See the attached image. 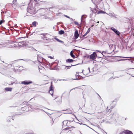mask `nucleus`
Masks as SVG:
<instances>
[{"label":"nucleus","instance_id":"nucleus-1","mask_svg":"<svg viewBox=\"0 0 134 134\" xmlns=\"http://www.w3.org/2000/svg\"><path fill=\"white\" fill-rule=\"evenodd\" d=\"M27 12L32 14H34L36 13L35 8L32 6L30 5L28 7Z\"/></svg>","mask_w":134,"mask_h":134},{"label":"nucleus","instance_id":"nucleus-2","mask_svg":"<svg viewBox=\"0 0 134 134\" xmlns=\"http://www.w3.org/2000/svg\"><path fill=\"white\" fill-rule=\"evenodd\" d=\"M96 56H97V54L96 53L94 52L92 54L90 55V59L94 60L96 59Z\"/></svg>","mask_w":134,"mask_h":134},{"label":"nucleus","instance_id":"nucleus-3","mask_svg":"<svg viewBox=\"0 0 134 134\" xmlns=\"http://www.w3.org/2000/svg\"><path fill=\"white\" fill-rule=\"evenodd\" d=\"M72 121H70L67 120L64 121L63 122L64 124H65L67 126H71V124L72 123Z\"/></svg>","mask_w":134,"mask_h":134},{"label":"nucleus","instance_id":"nucleus-4","mask_svg":"<svg viewBox=\"0 0 134 134\" xmlns=\"http://www.w3.org/2000/svg\"><path fill=\"white\" fill-rule=\"evenodd\" d=\"M75 127H74V126H71V127H67L65 128L64 129H63L62 130L61 133H62V134L64 133H65L66 132V130H70L71 128H75Z\"/></svg>","mask_w":134,"mask_h":134},{"label":"nucleus","instance_id":"nucleus-5","mask_svg":"<svg viewBox=\"0 0 134 134\" xmlns=\"http://www.w3.org/2000/svg\"><path fill=\"white\" fill-rule=\"evenodd\" d=\"M54 88L53 87V86L51 85L49 90V93L53 96V92H54Z\"/></svg>","mask_w":134,"mask_h":134},{"label":"nucleus","instance_id":"nucleus-6","mask_svg":"<svg viewBox=\"0 0 134 134\" xmlns=\"http://www.w3.org/2000/svg\"><path fill=\"white\" fill-rule=\"evenodd\" d=\"M91 11L92 12L91 15H92V16L93 14H95L96 15L97 14V13L98 12V10L96 8L92 9L91 8Z\"/></svg>","mask_w":134,"mask_h":134},{"label":"nucleus","instance_id":"nucleus-7","mask_svg":"<svg viewBox=\"0 0 134 134\" xmlns=\"http://www.w3.org/2000/svg\"><path fill=\"white\" fill-rule=\"evenodd\" d=\"M31 81H24L21 82V84L24 85H28L32 83Z\"/></svg>","mask_w":134,"mask_h":134},{"label":"nucleus","instance_id":"nucleus-8","mask_svg":"<svg viewBox=\"0 0 134 134\" xmlns=\"http://www.w3.org/2000/svg\"><path fill=\"white\" fill-rule=\"evenodd\" d=\"M43 39L46 42H48L50 41L51 39L47 36H44L43 37Z\"/></svg>","mask_w":134,"mask_h":134},{"label":"nucleus","instance_id":"nucleus-9","mask_svg":"<svg viewBox=\"0 0 134 134\" xmlns=\"http://www.w3.org/2000/svg\"><path fill=\"white\" fill-rule=\"evenodd\" d=\"M39 71L40 73H43L45 71V68L42 66H41L40 67H39Z\"/></svg>","mask_w":134,"mask_h":134},{"label":"nucleus","instance_id":"nucleus-10","mask_svg":"<svg viewBox=\"0 0 134 134\" xmlns=\"http://www.w3.org/2000/svg\"><path fill=\"white\" fill-rule=\"evenodd\" d=\"M111 29L116 34L118 35H119L120 33V32L117 30L116 29H115L114 28L112 27Z\"/></svg>","mask_w":134,"mask_h":134},{"label":"nucleus","instance_id":"nucleus-11","mask_svg":"<svg viewBox=\"0 0 134 134\" xmlns=\"http://www.w3.org/2000/svg\"><path fill=\"white\" fill-rule=\"evenodd\" d=\"M79 36V35L77 31L76 30L74 34V36L75 38H77Z\"/></svg>","mask_w":134,"mask_h":134},{"label":"nucleus","instance_id":"nucleus-12","mask_svg":"<svg viewBox=\"0 0 134 134\" xmlns=\"http://www.w3.org/2000/svg\"><path fill=\"white\" fill-rule=\"evenodd\" d=\"M73 61L74 60L71 59H69L66 60V62L67 63H72Z\"/></svg>","mask_w":134,"mask_h":134},{"label":"nucleus","instance_id":"nucleus-13","mask_svg":"<svg viewBox=\"0 0 134 134\" xmlns=\"http://www.w3.org/2000/svg\"><path fill=\"white\" fill-rule=\"evenodd\" d=\"M125 134H133L132 132L129 130H125Z\"/></svg>","mask_w":134,"mask_h":134},{"label":"nucleus","instance_id":"nucleus-14","mask_svg":"<svg viewBox=\"0 0 134 134\" xmlns=\"http://www.w3.org/2000/svg\"><path fill=\"white\" fill-rule=\"evenodd\" d=\"M54 122L53 119H51L49 120V124L50 125H52L54 123Z\"/></svg>","mask_w":134,"mask_h":134},{"label":"nucleus","instance_id":"nucleus-15","mask_svg":"<svg viewBox=\"0 0 134 134\" xmlns=\"http://www.w3.org/2000/svg\"><path fill=\"white\" fill-rule=\"evenodd\" d=\"M5 90L7 91H11L12 90L11 88L6 87L5 88Z\"/></svg>","mask_w":134,"mask_h":134},{"label":"nucleus","instance_id":"nucleus-16","mask_svg":"<svg viewBox=\"0 0 134 134\" xmlns=\"http://www.w3.org/2000/svg\"><path fill=\"white\" fill-rule=\"evenodd\" d=\"M70 55L73 58H75V56L73 54L72 51H71L70 52Z\"/></svg>","mask_w":134,"mask_h":134},{"label":"nucleus","instance_id":"nucleus-17","mask_svg":"<svg viewBox=\"0 0 134 134\" xmlns=\"http://www.w3.org/2000/svg\"><path fill=\"white\" fill-rule=\"evenodd\" d=\"M66 111H67V113L68 114H71L72 113V111L70 110V109H67L66 110Z\"/></svg>","mask_w":134,"mask_h":134},{"label":"nucleus","instance_id":"nucleus-18","mask_svg":"<svg viewBox=\"0 0 134 134\" xmlns=\"http://www.w3.org/2000/svg\"><path fill=\"white\" fill-rule=\"evenodd\" d=\"M59 34L60 35L63 34L64 33V32L63 30H60L59 31Z\"/></svg>","mask_w":134,"mask_h":134},{"label":"nucleus","instance_id":"nucleus-19","mask_svg":"<svg viewBox=\"0 0 134 134\" xmlns=\"http://www.w3.org/2000/svg\"><path fill=\"white\" fill-rule=\"evenodd\" d=\"M76 89V91H79L80 90H82V89H80L79 88H76L74 89H72L71 90H75Z\"/></svg>","mask_w":134,"mask_h":134},{"label":"nucleus","instance_id":"nucleus-20","mask_svg":"<svg viewBox=\"0 0 134 134\" xmlns=\"http://www.w3.org/2000/svg\"><path fill=\"white\" fill-rule=\"evenodd\" d=\"M104 12L102 10H100L98 11L97 13V14H100L101 13H104Z\"/></svg>","mask_w":134,"mask_h":134},{"label":"nucleus","instance_id":"nucleus-21","mask_svg":"<svg viewBox=\"0 0 134 134\" xmlns=\"http://www.w3.org/2000/svg\"><path fill=\"white\" fill-rule=\"evenodd\" d=\"M37 22L36 21H34L32 23V24L33 26L34 27H36V24Z\"/></svg>","mask_w":134,"mask_h":134},{"label":"nucleus","instance_id":"nucleus-22","mask_svg":"<svg viewBox=\"0 0 134 134\" xmlns=\"http://www.w3.org/2000/svg\"><path fill=\"white\" fill-rule=\"evenodd\" d=\"M74 24L76 25H77L79 26L80 27L81 26L80 25H79L78 23L77 22V21H75L74 22Z\"/></svg>","mask_w":134,"mask_h":134},{"label":"nucleus","instance_id":"nucleus-23","mask_svg":"<svg viewBox=\"0 0 134 134\" xmlns=\"http://www.w3.org/2000/svg\"><path fill=\"white\" fill-rule=\"evenodd\" d=\"M23 66H20L19 67V70H23Z\"/></svg>","mask_w":134,"mask_h":134},{"label":"nucleus","instance_id":"nucleus-24","mask_svg":"<svg viewBox=\"0 0 134 134\" xmlns=\"http://www.w3.org/2000/svg\"><path fill=\"white\" fill-rule=\"evenodd\" d=\"M74 65H71V66H66L67 69H69L70 68L71 66H73Z\"/></svg>","mask_w":134,"mask_h":134},{"label":"nucleus","instance_id":"nucleus-25","mask_svg":"<svg viewBox=\"0 0 134 134\" xmlns=\"http://www.w3.org/2000/svg\"><path fill=\"white\" fill-rule=\"evenodd\" d=\"M119 134H125V130L121 132Z\"/></svg>","mask_w":134,"mask_h":134},{"label":"nucleus","instance_id":"nucleus-26","mask_svg":"<svg viewBox=\"0 0 134 134\" xmlns=\"http://www.w3.org/2000/svg\"><path fill=\"white\" fill-rule=\"evenodd\" d=\"M11 46H12L13 47H15L16 46V45L13 43L11 45Z\"/></svg>","mask_w":134,"mask_h":134},{"label":"nucleus","instance_id":"nucleus-27","mask_svg":"<svg viewBox=\"0 0 134 134\" xmlns=\"http://www.w3.org/2000/svg\"><path fill=\"white\" fill-rule=\"evenodd\" d=\"M90 29L89 28L88 29V30L86 32V33H87V34L89 33V32H90Z\"/></svg>","mask_w":134,"mask_h":134},{"label":"nucleus","instance_id":"nucleus-28","mask_svg":"<svg viewBox=\"0 0 134 134\" xmlns=\"http://www.w3.org/2000/svg\"><path fill=\"white\" fill-rule=\"evenodd\" d=\"M27 102H23V104H26L27 105H29V104Z\"/></svg>","mask_w":134,"mask_h":134},{"label":"nucleus","instance_id":"nucleus-29","mask_svg":"<svg viewBox=\"0 0 134 134\" xmlns=\"http://www.w3.org/2000/svg\"><path fill=\"white\" fill-rule=\"evenodd\" d=\"M64 16H65V17H66V18H69V19H70V17H69V16H68L67 15H64Z\"/></svg>","mask_w":134,"mask_h":134},{"label":"nucleus","instance_id":"nucleus-30","mask_svg":"<svg viewBox=\"0 0 134 134\" xmlns=\"http://www.w3.org/2000/svg\"><path fill=\"white\" fill-rule=\"evenodd\" d=\"M16 0H13V4H14V3L16 2Z\"/></svg>","mask_w":134,"mask_h":134},{"label":"nucleus","instance_id":"nucleus-31","mask_svg":"<svg viewBox=\"0 0 134 134\" xmlns=\"http://www.w3.org/2000/svg\"><path fill=\"white\" fill-rule=\"evenodd\" d=\"M83 18H86V17H84V15H83L81 18V20H83Z\"/></svg>","mask_w":134,"mask_h":134},{"label":"nucleus","instance_id":"nucleus-32","mask_svg":"<svg viewBox=\"0 0 134 134\" xmlns=\"http://www.w3.org/2000/svg\"><path fill=\"white\" fill-rule=\"evenodd\" d=\"M3 23V21L1 20L0 21V25H1Z\"/></svg>","mask_w":134,"mask_h":134},{"label":"nucleus","instance_id":"nucleus-33","mask_svg":"<svg viewBox=\"0 0 134 134\" xmlns=\"http://www.w3.org/2000/svg\"><path fill=\"white\" fill-rule=\"evenodd\" d=\"M87 33H86H86H85V34L84 35H83V37H85V36H86L87 35Z\"/></svg>","mask_w":134,"mask_h":134},{"label":"nucleus","instance_id":"nucleus-34","mask_svg":"<svg viewBox=\"0 0 134 134\" xmlns=\"http://www.w3.org/2000/svg\"><path fill=\"white\" fill-rule=\"evenodd\" d=\"M55 39L56 40H57H57H58V39L57 38V37H55Z\"/></svg>","mask_w":134,"mask_h":134},{"label":"nucleus","instance_id":"nucleus-35","mask_svg":"<svg viewBox=\"0 0 134 134\" xmlns=\"http://www.w3.org/2000/svg\"><path fill=\"white\" fill-rule=\"evenodd\" d=\"M37 59H38V61L40 62H41V61H40V60H39V58L38 57L37 58Z\"/></svg>","mask_w":134,"mask_h":134},{"label":"nucleus","instance_id":"nucleus-36","mask_svg":"<svg viewBox=\"0 0 134 134\" xmlns=\"http://www.w3.org/2000/svg\"><path fill=\"white\" fill-rule=\"evenodd\" d=\"M59 42H60L62 43L63 42L62 41H61V40H59Z\"/></svg>","mask_w":134,"mask_h":134},{"label":"nucleus","instance_id":"nucleus-37","mask_svg":"<svg viewBox=\"0 0 134 134\" xmlns=\"http://www.w3.org/2000/svg\"><path fill=\"white\" fill-rule=\"evenodd\" d=\"M59 42H60L62 43L63 42L62 41H61V40H59Z\"/></svg>","mask_w":134,"mask_h":134},{"label":"nucleus","instance_id":"nucleus-38","mask_svg":"<svg viewBox=\"0 0 134 134\" xmlns=\"http://www.w3.org/2000/svg\"><path fill=\"white\" fill-rule=\"evenodd\" d=\"M59 40L58 39V40H57V41H58V42H59Z\"/></svg>","mask_w":134,"mask_h":134},{"label":"nucleus","instance_id":"nucleus-39","mask_svg":"<svg viewBox=\"0 0 134 134\" xmlns=\"http://www.w3.org/2000/svg\"><path fill=\"white\" fill-rule=\"evenodd\" d=\"M97 23H99V21H98L97 22Z\"/></svg>","mask_w":134,"mask_h":134},{"label":"nucleus","instance_id":"nucleus-40","mask_svg":"<svg viewBox=\"0 0 134 134\" xmlns=\"http://www.w3.org/2000/svg\"><path fill=\"white\" fill-rule=\"evenodd\" d=\"M51 58H52L51 57H50Z\"/></svg>","mask_w":134,"mask_h":134},{"label":"nucleus","instance_id":"nucleus-41","mask_svg":"<svg viewBox=\"0 0 134 134\" xmlns=\"http://www.w3.org/2000/svg\"><path fill=\"white\" fill-rule=\"evenodd\" d=\"M133 36H134V34H133Z\"/></svg>","mask_w":134,"mask_h":134},{"label":"nucleus","instance_id":"nucleus-42","mask_svg":"<svg viewBox=\"0 0 134 134\" xmlns=\"http://www.w3.org/2000/svg\"><path fill=\"white\" fill-rule=\"evenodd\" d=\"M102 0H101V1H102Z\"/></svg>","mask_w":134,"mask_h":134}]
</instances>
